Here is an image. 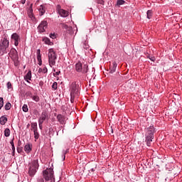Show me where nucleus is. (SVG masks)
Wrapping results in <instances>:
<instances>
[{
	"mask_svg": "<svg viewBox=\"0 0 182 182\" xmlns=\"http://www.w3.org/2000/svg\"><path fill=\"white\" fill-rule=\"evenodd\" d=\"M8 48H9V41L6 38L1 40V43L0 44V53L4 55V53H8Z\"/></svg>",
	"mask_w": 182,
	"mask_h": 182,
	"instance_id": "obj_5",
	"label": "nucleus"
},
{
	"mask_svg": "<svg viewBox=\"0 0 182 182\" xmlns=\"http://www.w3.org/2000/svg\"><path fill=\"white\" fill-rule=\"evenodd\" d=\"M38 73H48V68L46 67H44L43 68H39Z\"/></svg>",
	"mask_w": 182,
	"mask_h": 182,
	"instance_id": "obj_21",
	"label": "nucleus"
},
{
	"mask_svg": "<svg viewBox=\"0 0 182 182\" xmlns=\"http://www.w3.org/2000/svg\"><path fill=\"white\" fill-rule=\"evenodd\" d=\"M70 96L72 103L75 102V98L79 96V85L76 84V82H73L71 84Z\"/></svg>",
	"mask_w": 182,
	"mask_h": 182,
	"instance_id": "obj_2",
	"label": "nucleus"
},
{
	"mask_svg": "<svg viewBox=\"0 0 182 182\" xmlns=\"http://www.w3.org/2000/svg\"><path fill=\"white\" fill-rule=\"evenodd\" d=\"M46 119H48V113L46 112H43L38 119V123H40V124H43V122H45Z\"/></svg>",
	"mask_w": 182,
	"mask_h": 182,
	"instance_id": "obj_11",
	"label": "nucleus"
},
{
	"mask_svg": "<svg viewBox=\"0 0 182 182\" xmlns=\"http://www.w3.org/2000/svg\"><path fill=\"white\" fill-rule=\"evenodd\" d=\"M22 109H23V112H24L25 113L28 112L29 110V109L28 108V105L24 104L23 105Z\"/></svg>",
	"mask_w": 182,
	"mask_h": 182,
	"instance_id": "obj_29",
	"label": "nucleus"
},
{
	"mask_svg": "<svg viewBox=\"0 0 182 182\" xmlns=\"http://www.w3.org/2000/svg\"><path fill=\"white\" fill-rule=\"evenodd\" d=\"M153 139H154V127H150L146 129V140L147 146H150Z\"/></svg>",
	"mask_w": 182,
	"mask_h": 182,
	"instance_id": "obj_3",
	"label": "nucleus"
},
{
	"mask_svg": "<svg viewBox=\"0 0 182 182\" xmlns=\"http://www.w3.org/2000/svg\"><path fill=\"white\" fill-rule=\"evenodd\" d=\"M9 55V57L14 62L15 66H18V65L19 63H18L19 57L18 56V51H16V50L15 48H12L10 50V53Z\"/></svg>",
	"mask_w": 182,
	"mask_h": 182,
	"instance_id": "obj_7",
	"label": "nucleus"
},
{
	"mask_svg": "<svg viewBox=\"0 0 182 182\" xmlns=\"http://www.w3.org/2000/svg\"><path fill=\"white\" fill-rule=\"evenodd\" d=\"M52 89H53V90H56L58 89V82H54L52 85Z\"/></svg>",
	"mask_w": 182,
	"mask_h": 182,
	"instance_id": "obj_31",
	"label": "nucleus"
},
{
	"mask_svg": "<svg viewBox=\"0 0 182 182\" xmlns=\"http://www.w3.org/2000/svg\"><path fill=\"white\" fill-rule=\"evenodd\" d=\"M37 60L38 62L42 61V57H41V50L40 49L37 50Z\"/></svg>",
	"mask_w": 182,
	"mask_h": 182,
	"instance_id": "obj_23",
	"label": "nucleus"
},
{
	"mask_svg": "<svg viewBox=\"0 0 182 182\" xmlns=\"http://www.w3.org/2000/svg\"><path fill=\"white\" fill-rule=\"evenodd\" d=\"M57 120L60 124H65L66 123V117L59 114L57 115Z\"/></svg>",
	"mask_w": 182,
	"mask_h": 182,
	"instance_id": "obj_12",
	"label": "nucleus"
},
{
	"mask_svg": "<svg viewBox=\"0 0 182 182\" xmlns=\"http://www.w3.org/2000/svg\"><path fill=\"white\" fill-rule=\"evenodd\" d=\"M11 39L14 41L15 46H18L19 45V41H21V38H19V35H18V33H13L11 35Z\"/></svg>",
	"mask_w": 182,
	"mask_h": 182,
	"instance_id": "obj_10",
	"label": "nucleus"
},
{
	"mask_svg": "<svg viewBox=\"0 0 182 182\" xmlns=\"http://www.w3.org/2000/svg\"><path fill=\"white\" fill-rule=\"evenodd\" d=\"M45 182H55V180L52 179V181L45 180Z\"/></svg>",
	"mask_w": 182,
	"mask_h": 182,
	"instance_id": "obj_38",
	"label": "nucleus"
},
{
	"mask_svg": "<svg viewBox=\"0 0 182 182\" xmlns=\"http://www.w3.org/2000/svg\"><path fill=\"white\" fill-rule=\"evenodd\" d=\"M11 103L10 102H7L6 105H5V110H10L11 109Z\"/></svg>",
	"mask_w": 182,
	"mask_h": 182,
	"instance_id": "obj_30",
	"label": "nucleus"
},
{
	"mask_svg": "<svg viewBox=\"0 0 182 182\" xmlns=\"http://www.w3.org/2000/svg\"><path fill=\"white\" fill-rule=\"evenodd\" d=\"M33 133H34L35 141H36V140L39 139V132H38V130H36V131H33Z\"/></svg>",
	"mask_w": 182,
	"mask_h": 182,
	"instance_id": "obj_28",
	"label": "nucleus"
},
{
	"mask_svg": "<svg viewBox=\"0 0 182 182\" xmlns=\"http://www.w3.org/2000/svg\"><path fill=\"white\" fill-rule=\"evenodd\" d=\"M17 151H18V153H22V149L17 148Z\"/></svg>",
	"mask_w": 182,
	"mask_h": 182,
	"instance_id": "obj_36",
	"label": "nucleus"
},
{
	"mask_svg": "<svg viewBox=\"0 0 182 182\" xmlns=\"http://www.w3.org/2000/svg\"><path fill=\"white\" fill-rule=\"evenodd\" d=\"M50 38H51V39H55L56 36H55V33H50Z\"/></svg>",
	"mask_w": 182,
	"mask_h": 182,
	"instance_id": "obj_35",
	"label": "nucleus"
},
{
	"mask_svg": "<svg viewBox=\"0 0 182 182\" xmlns=\"http://www.w3.org/2000/svg\"><path fill=\"white\" fill-rule=\"evenodd\" d=\"M7 87L8 89H12V84L11 83V82H7Z\"/></svg>",
	"mask_w": 182,
	"mask_h": 182,
	"instance_id": "obj_34",
	"label": "nucleus"
},
{
	"mask_svg": "<svg viewBox=\"0 0 182 182\" xmlns=\"http://www.w3.org/2000/svg\"><path fill=\"white\" fill-rule=\"evenodd\" d=\"M39 168V164L38 163V159L33 160L29 168L28 174L31 176V177H33L35 174L36 173V170Z\"/></svg>",
	"mask_w": 182,
	"mask_h": 182,
	"instance_id": "obj_4",
	"label": "nucleus"
},
{
	"mask_svg": "<svg viewBox=\"0 0 182 182\" xmlns=\"http://www.w3.org/2000/svg\"><path fill=\"white\" fill-rule=\"evenodd\" d=\"M43 42H44L46 45H53V43L50 42V39H49V38H43Z\"/></svg>",
	"mask_w": 182,
	"mask_h": 182,
	"instance_id": "obj_19",
	"label": "nucleus"
},
{
	"mask_svg": "<svg viewBox=\"0 0 182 182\" xmlns=\"http://www.w3.org/2000/svg\"><path fill=\"white\" fill-rule=\"evenodd\" d=\"M117 68V63L116 62L112 63V65H110V73H114L116 72V68Z\"/></svg>",
	"mask_w": 182,
	"mask_h": 182,
	"instance_id": "obj_15",
	"label": "nucleus"
},
{
	"mask_svg": "<svg viewBox=\"0 0 182 182\" xmlns=\"http://www.w3.org/2000/svg\"><path fill=\"white\" fill-rule=\"evenodd\" d=\"M38 124H39V128H40V129L42 130V127H43L42 125H43V124H41L40 123H38Z\"/></svg>",
	"mask_w": 182,
	"mask_h": 182,
	"instance_id": "obj_39",
	"label": "nucleus"
},
{
	"mask_svg": "<svg viewBox=\"0 0 182 182\" xmlns=\"http://www.w3.org/2000/svg\"><path fill=\"white\" fill-rule=\"evenodd\" d=\"M146 15H147L148 19H151V16H153V11H151V10H149L146 12Z\"/></svg>",
	"mask_w": 182,
	"mask_h": 182,
	"instance_id": "obj_26",
	"label": "nucleus"
},
{
	"mask_svg": "<svg viewBox=\"0 0 182 182\" xmlns=\"http://www.w3.org/2000/svg\"><path fill=\"white\" fill-rule=\"evenodd\" d=\"M48 28V22L46 21H43L38 27V29L41 33L45 32V29Z\"/></svg>",
	"mask_w": 182,
	"mask_h": 182,
	"instance_id": "obj_9",
	"label": "nucleus"
},
{
	"mask_svg": "<svg viewBox=\"0 0 182 182\" xmlns=\"http://www.w3.org/2000/svg\"><path fill=\"white\" fill-rule=\"evenodd\" d=\"M125 2L124 0H117V6H120V5H124Z\"/></svg>",
	"mask_w": 182,
	"mask_h": 182,
	"instance_id": "obj_27",
	"label": "nucleus"
},
{
	"mask_svg": "<svg viewBox=\"0 0 182 182\" xmlns=\"http://www.w3.org/2000/svg\"><path fill=\"white\" fill-rule=\"evenodd\" d=\"M65 156H64L63 160H65Z\"/></svg>",
	"mask_w": 182,
	"mask_h": 182,
	"instance_id": "obj_44",
	"label": "nucleus"
},
{
	"mask_svg": "<svg viewBox=\"0 0 182 182\" xmlns=\"http://www.w3.org/2000/svg\"><path fill=\"white\" fill-rule=\"evenodd\" d=\"M38 65H39L40 66L42 65V60H41V61H38Z\"/></svg>",
	"mask_w": 182,
	"mask_h": 182,
	"instance_id": "obj_42",
	"label": "nucleus"
},
{
	"mask_svg": "<svg viewBox=\"0 0 182 182\" xmlns=\"http://www.w3.org/2000/svg\"><path fill=\"white\" fill-rule=\"evenodd\" d=\"M6 122H8V118H6V117L2 116L0 117V124H1V126L5 125Z\"/></svg>",
	"mask_w": 182,
	"mask_h": 182,
	"instance_id": "obj_18",
	"label": "nucleus"
},
{
	"mask_svg": "<svg viewBox=\"0 0 182 182\" xmlns=\"http://www.w3.org/2000/svg\"><path fill=\"white\" fill-rule=\"evenodd\" d=\"M31 130H33V132L38 130V124L36 122L31 123Z\"/></svg>",
	"mask_w": 182,
	"mask_h": 182,
	"instance_id": "obj_20",
	"label": "nucleus"
},
{
	"mask_svg": "<svg viewBox=\"0 0 182 182\" xmlns=\"http://www.w3.org/2000/svg\"><path fill=\"white\" fill-rule=\"evenodd\" d=\"M60 74V71H58V72H56V73H55V75H56L57 76H59Z\"/></svg>",
	"mask_w": 182,
	"mask_h": 182,
	"instance_id": "obj_40",
	"label": "nucleus"
},
{
	"mask_svg": "<svg viewBox=\"0 0 182 182\" xmlns=\"http://www.w3.org/2000/svg\"><path fill=\"white\" fill-rule=\"evenodd\" d=\"M38 11L40 13V16H42L45 15V13L46 12V7L45 6V5L42 4L39 6Z\"/></svg>",
	"mask_w": 182,
	"mask_h": 182,
	"instance_id": "obj_13",
	"label": "nucleus"
},
{
	"mask_svg": "<svg viewBox=\"0 0 182 182\" xmlns=\"http://www.w3.org/2000/svg\"><path fill=\"white\" fill-rule=\"evenodd\" d=\"M10 144L11 145L12 156H15V144H14V140L11 141Z\"/></svg>",
	"mask_w": 182,
	"mask_h": 182,
	"instance_id": "obj_22",
	"label": "nucleus"
},
{
	"mask_svg": "<svg viewBox=\"0 0 182 182\" xmlns=\"http://www.w3.org/2000/svg\"><path fill=\"white\" fill-rule=\"evenodd\" d=\"M24 151L26 153H31V151H32V145L31 144H28L25 145Z\"/></svg>",
	"mask_w": 182,
	"mask_h": 182,
	"instance_id": "obj_16",
	"label": "nucleus"
},
{
	"mask_svg": "<svg viewBox=\"0 0 182 182\" xmlns=\"http://www.w3.org/2000/svg\"><path fill=\"white\" fill-rule=\"evenodd\" d=\"M31 97L32 98L33 100H34V102H39L40 100L39 96L38 95H31Z\"/></svg>",
	"mask_w": 182,
	"mask_h": 182,
	"instance_id": "obj_25",
	"label": "nucleus"
},
{
	"mask_svg": "<svg viewBox=\"0 0 182 182\" xmlns=\"http://www.w3.org/2000/svg\"><path fill=\"white\" fill-rule=\"evenodd\" d=\"M2 107H4V98L0 97V110L2 109Z\"/></svg>",
	"mask_w": 182,
	"mask_h": 182,
	"instance_id": "obj_32",
	"label": "nucleus"
},
{
	"mask_svg": "<svg viewBox=\"0 0 182 182\" xmlns=\"http://www.w3.org/2000/svg\"><path fill=\"white\" fill-rule=\"evenodd\" d=\"M48 63L50 68L55 66V65H56V60L58 59V55H56V52H55V50H53V48H50L48 50Z\"/></svg>",
	"mask_w": 182,
	"mask_h": 182,
	"instance_id": "obj_1",
	"label": "nucleus"
},
{
	"mask_svg": "<svg viewBox=\"0 0 182 182\" xmlns=\"http://www.w3.org/2000/svg\"><path fill=\"white\" fill-rule=\"evenodd\" d=\"M43 177L45 180L52 181L55 180V177L53 176V168H47L43 172Z\"/></svg>",
	"mask_w": 182,
	"mask_h": 182,
	"instance_id": "obj_8",
	"label": "nucleus"
},
{
	"mask_svg": "<svg viewBox=\"0 0 182 182\" xmlns=\"http://www.w3.org/2000/svg\"><path fill=\"white\" fill-rule=\"evenodd\" d=\"M97 4H100V5H105V1L103 0H96Z\"/></svg>",
	"mask_w": 182,
	"mask_h": 182,
	"instance_id": "obj_33",
	"label": "nucleus"
},
{
	"mask_svg": "<svg viewBox=\"0 0 182 182\" xmlns=\"http://www.w3.org/2000/svg\"><path fill=\"white\" fill-rule=\"evenodd\" d=\"M150 60H151L152 62H154V61L156 60V58L151 57V58H150Z\"/></svg>",
	"mask_w": 182,
	"mask_h": 182,
	"instance_id": "obj_37",
	"label": "nucleus"
},
{
	"mask_svg": "<svg viewBox=\"0 0 182 182\" xmlns=\"http://www.w3.org/2000/svg\"><path fill=\"white\" fill-rule=\"evenodd\" d=\"M33 4H31V6H32Z\"/></svg>",
	"mask_w": 182,
	"mask_h": 182,
	"instance_id": "obj_45",
	"label": "nucleus"
},
{
	"mask_svg": "<svg viewBox=\"0 0 182 182\" xmlns=\"http://www.w3.org/2000/svg\"><path fill=\"white\" fill-rule=\"evenodd\" d=\"M18 144H19V141H18Z\"/></svg>",
	"mask_w": 182,
	"mask_h": 182,
	"instance_id": "obj_46",
	"label": "nucleus"
},
{
	"mask_svg": "<svg viewBox=\"0 0 182 182\" xmlns=\"http://www.w3.org/2000/svg\"><path fill=\"white\" fill-rule=\"evenodd\" d=\"M88 66L87 65H82V63L78 62L75 64V70L76 72H78L79 73H87L88 70Z\"/></svg>",
	"mask_w": 182,
	"mask_h": 182,
	"instance_id": "obj_6",
	"label": "nucleus"
},
{
	"mask_svg": "<svg viewBox=\"0 0 182 182\" xmlns=\"http://www.w3.org/2000/svg\"><path fill=\"white\" fill-rule=\"evenodd\" d=\"M25 2H26V0H21V4H25Z\"/></svg>",
	"mask_w": 182,
	"mask_h": 182,
	"instance_id": "obj_41",
	"label": "nucleus"
},
{
	"mask_svg": "<svg viewBox=\"0 0 182 182\" xmlns=\"http://www.w3.org/2000/svg\"><path fill=\"white\" fill-rule=\"evenodd\" d=\"M4 136L6 137H9V136H11V130H9V128H6L5 130H4Z\"/></svg>",
	"mask_w": 182,
	"mask_h": 182,
	"instance_id": "obj_24",
	"label": "nucleus"
},
{
	"mask_svg": "<svg viewBox=\"0 0 182 182\" xmlns=\"http://www.w3.org/2000/svg\"><path fill=\"white\" fill-rule=\"evenodd\" d=\"M40 181H41V182H43V181H44L43 178H41V179H40Z\"/></svg>",
	"mask_w": 182,
	"mask_h": 182,
	"instance_id": "obj_43",
	"label": "nucleus"
},
{
	"mask_svg": "<svg viewBox=\"0 0 182 182\" xmlns=\"http://www.w3.org/2000/svg\"><path fill=\"white\" fill-rule=\"evenodd\" d=\"M58 14L60 15V16H63V18H66V16L69 15V12L62 9H58Z\"/></svg>",
	"mask_w": 182,
	"mask_h": 182,
	"instance_id": "obj_14",
	"label": "nucleus"
},
{
	"mask_svg": "<svg viewBox=\"0 0 182 182\" xmlns=\"http://www.w3.org/2000/svg\"><path fill=\"white\" fill-rule=\"evenodd\" d=\"M24 79L25 80H26V82H29V80L32 79V72L31 70L27 73V74L24 77Z\"/></svg>",
	"mask_w": 182,
	"mask_h": 182,
	"instance_id": "obj_17",
	"label": "nucleus"
}]
</instances>
